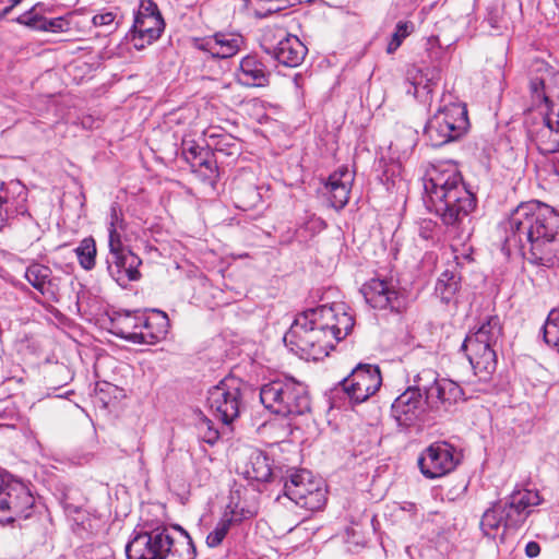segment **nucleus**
I'll use <instances>...</instances> for the list:
<instances>
[{
  "mask_svg": "<svg viewBox=\"0 0 559 559\" xmlns=\"http://www.w3.org/2000/svg\"><path fill=\"white\" fill-rule=\"evenodd\" d=\"M504 246L547 267L559 263V226L552 207L536 200L521 203L504 225Z\"/></svg>",
  "mask_w": 559,
  "mask_h": 559,
  "instance_id": "1",
  "label": "nucleus"
},
{
  "mask_svg": "<svg viewBox=\"0 0 559 559\" xmlns=\"http://www.w3.org/2000/svg\"><path fill=\"white\" fill-rule=\"evenodd\" d=\"M524 551L528 558H536L540 554V546L537 542L531 540L525 545Z\"/></svg>",
  "mask_w": 559,
  "mask_h": 559,
  "instance_id": "47",
  "label": "nucleus"
},
{
  "mask_svg": "<svg viewBox=\"0 0 559 559\" xmlns=\"http://www.w3.org/2000/svg\"><path fill=\"white\" fill-rule=\"evenodd\" d=\"M165 23L157 4L152 0H142L134 15L131 29V43L136 50L144 49L160 37Z\"/></svg>",
  "mask_w": 559,
  "mask_h": 559,
  "instance_id": "12",
  "label": "nucleus"
},
{
  "mask_svg": "<svg viewBox=\"0 0 559 559\" xmlns=\"http://www.w3.org/2000/svg\"><path fill=\"white\" fill-rule=\"evenodd\" d=\"M193 45L212 58L227 59L234 57L240 50L243 45V37L238 33L218 32L213 36L195 38Z\"/></svg>",
  "mask_w": 559,
  "mask_h": 559,
  "instance_id": "19",
  "label": "nucleus"
},
{
  "mask_svg": "<svg viewBox=\"0 0 559 559\" xmlns=\"http://www.w3.org/2000/svg\"><path fill=\"white\" fill-rule=\"evenodd\" d=\"M34 503L35 498L23 481L11 474H0V521L28 519Z\"/></svg>",
  "mask_w": 559,
  "mask_h": 559,
  "instance_id": "9",
  "label": "nucleus"
},
{
  "mask_svg": "<svg viewBox=\"0 0 559 559\" xmlns=\"http://www.w3.org/2000/svg\"><path fill=\"white\" fill-rule=\"evenodd\" d=\"M469 122L466 106L451 103L438 109L428 120L425 134L431 146L439 147L459 140L468 129Z\"/></svg>",
  "mask_w": 559,
  "mask_h": 559,
  "instance_id": "8",
  "label": "nucleus"
},
{
  "mask_svg": "<svg viewBox=\"0 0 559 559\" xmlns=\"http://www.w3.org/2000/svg\"><path fill=\"white\" fill-rule=\"evenodd\" d=\"M248 480L265 483L272 477V468L269 457L261 451H253L242 472Z\"/></svg>",
  "mask_w": 559,
  "mask_h": 559,
  "instance_id": "27",
  "label": "nucleus"
},
{
  "mask_svg": "<svg viewBox=\"0 0 559 559\" xmlns=\"http://www.w3.org/2000/svg\"><path fill=\"white\" fill-rule=\"evenodd\" d=\"M197 166L200 167V170L202 168L205 169V171L202 174L206 179H215L217 177V166H216V163L214 160H212L211 158H207V157H202L200 158V160L197 163Z\"/></svg>",
  "mask_w": 559,
  "mask_h": 559,
  "instance_id": "45",
  "label": "nucleus"
},
{
  "mask_svg": "<svg viewBox=\"0 0 559 559\" xmlns=\"http://www.w3.org/2000/svg\"><path fill=\"white\" fill-rule=\"evenodd\" d=\"M139 324L138 344H156L166 337L169 329L167 314L157 309H153L151 316L142 313Z\"/></svg>",
  "mask_w": 559,
  "mask_h": 559,
  "instance_id": "22",
  "label": "nucleus"
},
{
  "mask_svg": "<svg viewBox=\"0 0 559 559\" xmlns=\"http://www.w3.org/2000/svg\"><path fill=\"white\" fill-rule=\"evenodd\" d=\"M126 228L127 223L124 221L121 206L118 203H112L107 221L108 246L123 243L122 235L124 234Z\"/></svg>",
  "mask_w": 559,
  "mask_h": 559,
  "instance_id": "30",
  "label": "nucleus"
},
{
  "mask_svg": "<svg viewBox=\"0 0 559 559\" xmlns=\"http://www.w3.org/2000/svg\"><path fill=\"white\" fill-rule=\"evenodd\" d=\"M460 462L456 449L448 442H435L418 457L420 473L428 479L443 477L455 469Z\"/></svg>",
  "mask_w": 559,
  "mask_h": 559,
  "instance_id": "14",
  "label": "nucleus"
},
{
  "mask_svg": "<svg viewBox=\"0 0 559 559\" xmlns=\"http://www.w3.org/2000/svg\"><path fill=\"white\" fill-rule=\"evenodd\" d=\"M353 181L354 175L347 167H341L329 176L324 190L332 207L341 210L347 204Z\"/></svg>",
  "mask_w": 559,
  "mask_h": 559,
  "instance_id": "21",
  "label": "nucleus"
},
{
  "mask_svg": "<svg viewBox=\"0 0 559 559\" xmlns=\"http://www.w3.org/2000/svg\"><path fill=\"white\" fill-rule=\"evenodd\" d=\"M203 153L205 155H209L207 151H204L203 147H201L193 141L182 143V154L185 155V158L187 159V162L191 164L192 167L197 166V163L200 160V158L203 157Z\"/></svg>",
  "mask_w": 559,
  "mask_h": 559,
  "instance_id": "40",
  "label": "nucleus"
},
{
  "mask_svg": "<svg viewBox=\"0 0 559 559\" xmlns=\"http://www.w3.org/2000/svg\"><path fill=\"white\" fill-rule=\"evenodd\" d=\"M361 294L373 309L400 312L404 307V298L392 281L371 278L362 285Z\"/></svg>",
  "mask_w": 559,
  "mask_h": 559,
  "instance_id": "18",
  "label": "nucleus"
},
{
  "mask_svg": "<svg viewBox=\"0 0 559 559\" xmlns=\"http://www.w3.org/2000/svg\"><path fill=\"white\" fill-rule=\"evenodd\" d=\"M117 16V9H103L92 17V23L96 27H106L108 29H115L119 25Z\"/></svg>",
  "mask_w": 559,
  "mask_h": 559,
  "instance_id": "38",
  "label": "nucleus"
},
{
  "mask_svg": "<svg viewBox=\"0 0 559 559\" xmlns=\"http://www.w3.org/2000/svg\"><path fill=\"white\" fill-rule=\"evenodd\" d=\"M26 189L17 180L1 183L0 187V222L9 219L13 214H25Z\"/></svg>",
  "mask_w": 559,
  "mask_h": 559,
  "instance_id": "20",
  "label": "nucleus"
},
{
  "mask_svg": "<svg viewBox=\"0 0 559 559\" xmlns=\"http://www.w3.org/2000/svg\"><path fill=\"white\" fill-rule=\"evenodd\" d=\"M260 401L274 414L288 417L310 411V399L304 383L292 378L276 379L260 389Z\"/></svg>",
  "mask_w": 559,
  "mask_h": 559,
  "instance_id": "7",
  "label": "nucleus"
},
{
  "mask_svg": "<svg viewBox=\"0 0 559 559\" xmlns=\"http://www.w3.org/2000/svg\"><path fill=\"white\" fill-rule=\"evenodd\" d=\"M438 80L439 74L436 70L426 69V72L419 71L418 75L413 78L407 93L413 94L421 102H427Z\"/></svg>",
  "mask_w": 559,
  "mask_h": 559,
  "instance_id": "28",
  "label": "nucleus"
},
{
  "mask_svg": "<svg viewBox=\"0 0 559 559\" xmlns=\"http://www.w3.org/2000/svg\"><path fill=\"white\" fill-rule=\"evenodd\" d=\"M75 254L78 257L80 265L90 271L95 266L96 260V243L92 237H86L81 240L80 245L75 248Z\"/></svg>",
  "mask_w": 559,
  "mask_h": 559,
  "instance_id": "34",
  "label": "nucleus"
},
{
  "mask_svg": "<svg viewBox=\"0 0 559 559\" xmlns=\"http://www.w3.org/2000/svg\"><path fill=\"white\" fill-rule=\"evenodd\" d=\"M340 384L352 403H362L380 389V368L377 365L359 364Z\"/></svg>",
  "mask_w": 559,
  "mask_h": 559,
  "instance_id": "13",
  "label": "nucleus"
},
{
  "mask_svg": "<svg viewBox=\"0 0 559 559\" xmlns=\"http://www.w3.org/2000/svg\"><path fill=\"white\" fill-rule=\"evenodd\" d=\"M461 276L455 270H444L436 283L435 293L442 302L449 304L460 289Z\"/></svg>",
  "mask_w": 559,
  "mask_h": 559,
  "instance_id": "29",
  "label": "nucleus"
},
{
  "mask_svg": "<svg viewBox=\"0 0 559 559\" xmlns=\"http://www.w3.org/2000/svg\"><path fill=\"white\" fill-rule=\"evenodd\" d=\"M141 317L142 313L139 311L117 313V316L111 320L112 333L122 340L138 344L139 323Z\"/></svg>",
  "mask_w": 559,
  "mask_h": 559,
  "instance_id": "25",
  "label": "nucleus"
},
{
  "mask_svg": "<svg viewBox=\"0 0 559 559\" xmlns=\"http://www.w3.org/2000/svg\"><path fill=\"white\" fill-rule=\"evenodd\" d=\"M313 0H293V4L297 5V4H300V3H309V2H312Z\"/></svg>",
  "mask_w": 559,
  "mask_h": 559,
  "instance_id": "52",
  "label": "nucleus"
},
{
  "mask_svg": "<svg viewBox=\"0 0 559 559\" xmlns=\"http://www.w3.org/2000/svg\"><path fill=\"white\" fill-rule=\"evenodd\" d=\"M354 324L345 304L321 305L299 313L284 342L301 358L320 360L350 333Z\"/></svg>",
  "mask_w": 559,
  "mask_h": 559,
  "instance_id": "2",
  "label": "nucleus"
},
{
  "mask_svg": "<svg viewBox=\"0 0 559 559\" xmlns=\"http://www.w3.org/2000/svg\"><path fill=\"white\" fill-rule=\"evenodd\" d=\"M274 39L276 41L272 43L267 36L264 37L261 47L265 53L285 67L296 68L301 64L308 49L296 35L281 31L274 35Z\"/></svg>",
  "mask_w": 559,
  "mask_h": 559,
  "instance_id": "16",
  "label": "nucleus"
},
{
  "mask_svg": "<svg viewBox=\"0 0 559 559\" xmlns=\"http://www.w3.org/2000/svg\"><path fill=\"white\" fill-rule=\"evenodd\" d=\"M24 277L41 295L53 294V275L49 266L33 262L26 267Z\"/></svg>",
  "mask_w": 559,
  "mask_h": 559,
  "instance_id": "26",
  "label": "nucleus"
},
{
  "mask_svg": "<svg viewBox=\"0 0 559 559\" xmlns=\"http://www.w3.org/2000/svg\"><path fill=\"white\" fill-rule=\"evenodd\" d=\"M528 87L533 103L544 109L527 116V136L544 155L559 152V71L544 60H534Z\"/></svg>",
  "mask_w": 559,
  "mask_h": 559,
  "instance_id": "4",
  "label": "nucleus"
},
{
  "mask_svg": "<svg viewBox=\"0 0 559 559\" xmlns=\"http://www.w3.org/2000/svg\"><path fill=\"white\" fill-rule=\"evenodd\" d=\"M199 430L202 435V439L204 442L214 444L218 438L219 432L218 430L213 426L212 421L207 418H204L199 424Z\"/></svg>",
  "mask_w": 559,
  "mask_h": 559,
  "instance_id": "41",
  "label": "nucleus"
},
{
  "mask_svg": "<svg viewBox=\"0 0 559 559\" xmlns=\"http://www.w3.org/2000/svg\"><path fill=\"white\" fill-rule=\"evenodd\" d=\"M45 20H46V17L38 14L36 12V8L33 7L28 11H26L23 14H21L20 16H17L15 19V22L21 25H25V26L29 27L31 29L43 32V29H45V25H44Z\"/></svg>",
  "mask_w": 559,
  "mask_h": 559,
  "instance_id": "39",
  "label": "nucleus"
},
{
  "mask_svg": "<svg viewBox=\"0 0 559 559\" xmlns=\"http://www.w3.org/2000/svg\"><path fill=\"white\" fill-rule=\"evenodd\" d=\"M224 515H228L230 518V523L233 525H238L242 521L250 519L253 516V513L245 508H239L238 506L231 507L227 506L225 511L223 512Z\"/></svg>",
  "mask_w": 559,
  "mask_h": 559,
  "instance_id": "42",
  "label": "nucleus"
},
{
  "mask_svg": "<svg viewBox=\"0 0 559 559\" xmlns=\"http://www.w3.org/2000/svg\"><path fill=\"white\" fill-rule=\"evenodd\" d=\"M502 526L504 527V514L501 506L496 504L483 514L480 528L487 537L496 538Z\"/></svg>",
  "mask_w": 559,
  "mask_h": 559,
  "instance_id": "31",
  "label": "nucleus"
},
{
  "mask_svg": "<svg viewBox=\"0 0 559 559\" xmlns=\"http://www.w3.org/2000/svg\"><path fill=\"white\" fill-rule=\"evenodd\" d=\"M249 193L253 200H259V193L255 191V189H250Z\"/></svg>",
  "mask_w": 559,
  "mask_h": 559,
  "instance_id": "51",
  "label": "nucleus"
},
{
  "mask_svg": "<svg viewBox=\"0 0 559 559\" xmlns=\"http://www.w3.org/2000/svg\"><path fill=\"white\" fill-rule=\"evenodd\" d=\"M108 247L109 253L106 258V264L111 278L120 286H126L128 283L136 281L140 277L139 266L142 263L141 259L124 247L123 243L110 245Z\"/></svg>",
  "mask_w": 559,
  "mask_h": 559,
  "instance_id": "17",
  "label": "nucleus"
},
{
  "mask_svg": "<svg viewBox=\"0 0 559 559\" xmlns=\"http://www.w3.org/2000/svg\"><path fill=\"white\" fill-rule=\"evenodd\" d=\"M414 31V24L412 22L400 21L396 24L395 31L392 34V38L388 44V53H393L402 45L403 40L409 36Z\"/></svg>",
  "mask_w": 559,
  "mask_h": 559,
  "instance_id": "37",
  "label": "nucleus"
},
{
  "mask_svg": "<svg viewBox=\"0 0 559 559\" xmlns=\"http://www.w3.org/2000/svg\"><path fill=\"white\" fill-rule=\"evenodd\" d=\"M284 491L288 499L310 511L321 510L326 502L324 481L307 469L292 473L284 484Z\"/></svg>",
  "mask_w": 559,
  "mask_h": 559,
  "instance_id": "10",
  "label": "nucleus"
},
{
  "mask_svg": "<svg viewBox=\"0 0 559 559\" xmlns=\"http://www.w3.org/2000/svg\"><path fill=\"white\" fill-rule=\"evenodd\" d=\"M206 135L211 141L209 145L213 146L216 152L226 156H236L239 154L240 146L238 140L233 135L216 132H209Z\"/></svg>",
  "mask_w": 559,
  "mask_h": 559,
  "instance_id": "32",
  "label": "nucleus"
},
{
  "mask_svg": "<svg viewBox=\"0 0 559 559\" xmlns=\"http://www.w3.org/2000/svg\"><path fill=\"white\" fill-rule=\"evenodd\" d=\"M424 189L428 209L459 238H468L473 230L469 215L476 207V197L466 187L457 166L452 162L433 165L426 174Z\"/></svg>",
  "mask_w": 559,
  "mask_h": 559,
  "instance_id": "3",
  "label": "nucleus"
},
{
  "mask_svg": "<svg viewBox=\"0 0 559 559\" xmlns=\"http://www.w3.org/2000/svg\"><path fill=\"white\" fill-rule=\"evenodd\" d=\"M510 497L513 499L514 503L527 510L528 514L532 513L534 507L542 503L539 492L533 489H518L514 490Z\"/></svg>",
  "mask_w": 559,
  "mask_h": 559,
  "instance_id": "35",
  "label": "nucleus"
},
{
  "mask_svg": "<svg viewBox=\"0 0 559 559\" xmlns=\"http://www.w3.org/2000/svg\"><path fill=\"white\" fill-rule=\"evenodd\" d=\"M241 381L236 378H225L207 392L206 403L212 415L228 425L240 414L242 406Z\"/></svg>",
  "mask_w": 559,
  "mask_h": 559,
  "instance_id": "11",
  "label": "nucleus"
},
{
  "mask_svg": "<svg viewBox=\"0 0 559 559\" xmlns=\"http://www.w3.org/2000/svg\"><path fill=\"white\" fill-rule=\"evenodd\" d=\"M11 11H12V9H11L9 5H8V7H5V8L1 11V13H0V17H4V16H7Z\"/></svg>",
  "mask_w": 559,
  "mask_h": 559,
  "instance_id": "50",
  "label": "nucleus"
},
{
  "mask_svg": "<svg viewBox=\"0 0 559 559\" xmlns=\"http://www.w3.org/2000/svg\"><path fill=\"white\" fill-rule=\"evenodd\" d=\"M542 332L545 344L559 354V329L555 325L543 326Z\"/></svg>",
  "mask_w": 559,
  "mask_h": 559,
  "instance_id": "43",
  "label": "nucleus"
},
{
  "mask_svg": "<svg viewBox=\"0 0 559 559\" xmlns=\"http://www.w3.org/2000/svg\"><path fill=\"white\" fill-rule=\"evenodd\" d=\"M427 403L418 386H409L392 403L391 416L402 429L418 427L424 423Z\"/></svg>",
  "mask_w": 559,
  "mask_h": 559,
  "instance_id": "15",
  "label": "nucleus"
},
{
  "mask_svg": "<svg viewBox=\"0 0 559 559\" xmlns=\"http://www.w3.org/2000/svg\"><path fill=\"white\" fill-rule=\"evenodd\" d=\"M45 29L43 32L61 33L69 29V21L64 17H55L45 20Z\"/></svg>",
  "mask_w": 559,
  "mask_h": 559,
  "instance_id": "44",
  "label": "nucleus"
},
{
  "mask_svg": "<svg viewBox=\"0 0 559 559\" xmlns=\"http://www.w3.org/2000/svg\"><path fill=\"white\" fill-rule=\"evenodd\" d=\"M501 509L504 514V528L520 527L530 515L528 511L514 503L510 496Z\"/></svg>",
  "mask_w": 559,
  "mask_h": 559,
  "instance_id": "33",
  "label": "nucleus"
},
{
  "mask_svg": "<svg viewBox=\"0 0 559 559\" xmlns=\"http://www.w3.org/2000/svg\"><path fill=\"white\" fill-rule=\"evenodd\" d=\"M233 526L230 518L222 514L214 528L207 534L205 539L206 545L211 548L219 546Z\"/></svg>",
  "mask_w": 559,
  "mask_h": 559,
  "instance_id": "36",
  "label": "nucleus"
},
{
  "mask_svg": "<svg viewBox=\"0 0 559 559\" xmlns=\"http://www.w3.org/2000/svg\"><path fill=\"white\" fill-rule=\"evenodd\" d=\"M433 223L431 221H423L419 226V236L425 239H431L433 235Z\"/></svg>",
  "mask_w": 559,
  "mask_h": 559,
  "instance_id": "46",
  "label": "nucleus"
},
{
  "mask_svg": "<svg viewBox=\"0 0 559 559\" xmlns=\"http://www.w3.org/2000/svg\"><path fill=\"white\" fill-rule=\"evenodd\" d=\"M271 72L257 57L248 55L243 57L237 72V80L245 86L263 87L269 84Z\"/></svg>",
  "mask_w": 559,
  "mask_h": 559,
  "instance_id": "24",
  "label": "nucleus"
},
{
  "mask_svg": "<svg viewBox=\"0 0 559 559\" xmlns=\"http://www.w3.org/2000/svg\"><path fill=\"white\" fill-rule=\"evenodd\" d=\"M501 336L499 317L489 316L475 331L466 335L462 344L474 373L480 380H488L497 368L496 347Z\"/></svg>",
  "mask_w": 559,
  "mask_h": 559,
  "instance_id": "6",
  "label": "nucleus"
},
{
  "mask_svg": "<svg viewBox=\"0 0 559 559\" xmlns=\"http://www.w3.org/2000/svg\"><path fill=\"white\" fill-rule=\"evenodd\" d=\"M23 0H10L9 7L13 10L15 7H17Z\"/></svg>",
  "mask_w": 559,
  "mask_h": 559,
  "instance_id": "49",
  "label": "nucleus"
},
{
  "mask_svg": "<svg viewBox=\"0 0 559 559\" xmlns=\"http://www.w3.org/2000/svg\"><path fill=\"white\" fill-rule=\"evenodd\" d=\"M551 325H555L556 328L559 329V307L558 308H554L548 313L546 322H545V324L543 326H551Z\"/></svg>",
  "mask_w": 559,
  "mask_h": 559,
  "instance_id": "48",
  "label": "nucleus"
},
{
  "mask_svg": "<svg viewBox=\"0 0 559 559\" xmlns=\"http://www.w3.org/2000/svg\"><path fill=\"white\" fill-rule=\"evenodd\" d=\"M128 559H195V547L180 526H157L138 533L126 546Z\"/></svg>",
  "mask_w": 559,
  "mask_h": 559,
  "instance_id": "5",
  "label": "nucleus"
},
{
  "mask_svg": "<svg viewBox=\"0 0 559 559\" xmlns=\"http://www.w3.org/2000/svg\"><path fill=\"white\" fill-rule=\"evenodd\" d=\"M426 394L432 405L441 406L444 411L465 400L463 389L450 379H435L426 389Z\"/></svg>",
  "mask_w": 559,
  "mask_h": 559,
  "instance_id": "23",
  "label": "nucleus"
}]
</instances>
